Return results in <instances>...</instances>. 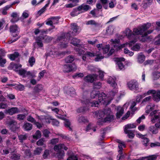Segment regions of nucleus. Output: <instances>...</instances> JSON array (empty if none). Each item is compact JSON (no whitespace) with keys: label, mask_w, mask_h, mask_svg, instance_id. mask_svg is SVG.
<instances>
[{"label":"nucleus","mask_w":160,"mask_h":160,"mask_svg":"<svg viewBox=\"0 0 160 160\" xmlns=\"http://www.w3.org/2000/svg\"><path fill=\"white\" fill-rule=\"evenodd\" d=\"M42 89V85L41 84L37 85L34 88V91L36 92H39Z\"/></svg>","instance_id":"nucleus-41"},{"label":"nucleus","mask_w":160,"mask_h":160,"mask_svg":"<svg viewBox=\"0 0 160 160\" xmlns=\"http://www.w3.org/2000/svg\"><path fill=\"white\" fill-rule=\"evenodd\" d=\"M140 46L139 44H136L134 45L131 48L134 51H138L140 49Z\"/></svg>","instance_id":"nucleus-50"},{"label":"nucleus","mask_w":160,"mask_h":160,"mask_svg":"<svg viewBox=\"0 0 160 160\" xmlns=\"http://www.w3.org/2000/svg\"><path fill=\"white\" fill-rule=\"evenodd\" d=\"M98 76L96 74L88 75L85 77L84 80L88 82H92L98 79Z\"/></svg>","instance_id":"nucleus-13"},{"label":"nucleus","mask_w":160,"mask_h":160,"mask_svg":"<svg viewBox=\"0 0 160 160\" xmlns=\"http://www.w3.org/2000/svg\"><path fill=\"white\" fill-rule=\"evenodd\" d=\"M124 109L120 106L118 107L117 108V113L116 116L117 118H120L123 113Z\"/></svg>","instance_id":"nucleus-19"},{"label":"nucleus","mask_w":160,"mask_h":160,"mask_svg":"<svg viewBox=\"0 0 160 160\" xmlns=\"http://www.w3.org/2000/svg\"><path fill=\"white\" fill-rule=\"evenodd\" d=\"M59 53L57 51L56 49H52L51 50L48 52L46 54V55L47 57L48 56L54 57L58 55Z\"/></svg>","instance_id":"nucleus-17"},{"label":"nucleus","mask_w":160,"mask_h":160,"mask_svg":"<svg viewBox=\"0 0 160 160\" xmlns=\"http://www.w3.org/2000/svg\"><path fill=\"white\" fill-rule=\"evenodd\" d=\"M149 130L154 134H156L158 132V129L154 126H152L150 127L149 128Z\"/></svg>","instance_id":"nucleus-44"},{"label":"nucleus","mask_w":160,"mask_h":160,"mask_svg":"<svg viewBox=\"0 0 160 160\" xmlns=\"http://www.w3.org/2000/svg\"><path fill=\"white\" fill-rule=\"evenodd\" d=\"M41 136V133L39 130H37L36 131L35 134L33 136L34 138L38 139L40 138Z\"/></svg>","instance_id":"nucleus-43"},{"label":"nucleus","mask_w":160,"mask_h":160,"mask_svg":"<svg viewBox=\"0 0 160 160\" xmlns=\"http://www.w3.org/2000/svg\"><path fill=\"white\" fill-rule=\"evenodd\" d=\"M77 66L74 64H66L63 66V71L65 72H70L76 70Z\"/></svg>","instance_id":"nucleus-9"},{"label":"nucleus","mask_w":160,"mask_h":160,"mask_svg":"<svg viewBox=\"0 0 160 160\" xmlns=\"http://www.w3.org/2000/svg\"><path fill=\"white\" fill-rule=\"evenodd\" d=\"M58 157L59 159H61L63 158L64 156V152L63 151H61L60 152H58Z\"/></svg>","instance_id":"nucleus-53"},{"label":"nucleus","mask_w":160,"mask_h":160,"mask_svg":"<svg viewBox=\"0 0 160 160\" xmlns=\"http://www.w3.org/2000/svg\"><path fill=\"white\" fill-rule=\"evenodd\" d=\"M70 39V34L68 33L66 34H62L58 37L57 38V41L61 42L60 45L62 48H66L68 46V42L69 39Z\"/></svg>","instance_id":"nucleus-4"},{"label":"nucleus","mask_w":160,"mask_h":160,"mask_svg":"<svg viewBox=\"0 0 160 160\" xmlns=\"http://www.w3.org/2000/svg\"><path fill=\"white\" fill-rule=\"evenodd\" d=\"M117 92L116 90L115 91H112L109 92V95L107 97L104 93L101 92V93L99 95V102L105 105L108 104Z\"/></svg>","instance_id":"nucleus-2"},{"label":"nucleus","mask_w":160,"mask_h":160,"mask_svg":"<svg viewBox=\"0 0 160 160\" xmlns=\"http://www.w3.org/2000/svg\"><path fill=\"white\" fill-rule=\"evenodd\" d=\"M51 122H52V123L53 125H55L58 126V125L59 124V122L56 120V119H50Z\"/></svg>","instance_id":"nucleus-64"},{"label":"nucleus","mask_w":160,"mask_h":160,"mask_svg":"<svg viewBox=\"0 0 160 160\" xmlns=\"http://www.w3.org/2000/svg\"><path fill=\"white\" fill-rule=\"evenodd\" d=\"M160 77V72H155L153 73V78L154 80H157Z\"/></svg>","instance_id":"nucleus-52"},{"label":"nucleus","mask_w":160,"mask_h":160,"mask_svg":"<svg viewBox=\"0 0 160 160\" xmlns=\"http://www.w3.org/2000/svg\"><path fill=\"white\" fill-rule=\"evenodd\" d=\"M44 139L43 138H42L38 140L37 142V144L38 146H42L44 145Z\"/></svg>","instance_id":"nucleus-57"},{"label":"nucleus","mask_w":160,"mask_h":160,"mask_svg":"<svg viewBox=\"0 0 160 160\" xmlns=\"http://www.w3.org/2000/svg\"><path fill=\"white\" fill-rule=\"evenodd\" d=\"M42 150V148H38L34 150L33 154L35 155H38L41 152Z\"/></svg>","instance_id":"nucleus-49"},{"label":"nucleus","mask_w":160,"mask_h":160,"mask_svg":"<svg viewBox=\"0 0 160 160\" xmlns=\"http://www.w3.org/2000/svg\"><path fill=\"white\" fill-rule=\"evenodd\" d=\"M91 9V7L88 5L83 4L78 7V9L81 13L86 12Z\"/></svg>","instance_id":"nucleus-14"},{"label":"nucleus","mask_w":160,"mask_h":160,"mask_svg":"<svg viewBox=\"0 0 160 160\" xmlns=\"http://www.w3.org/2000/svg\"><path fill=\"white\" fill-rule=\"evenodd\" d=\"M23 128L25 130L29 131L32 129V125L28 122L25 123L23 125Z\"/></svg>","instance_id":"nucleus-35"},{"label":"nucleus","mask_w":160,"mask_h":160,"mask_svg":"<svg viewBox=\"0 0 160 160\" xmlns=\"http://www.w3.org/2000/svg\"><path fill=\"white\" fill-rule=\"evenodd\" d=\"M86 24L87 25H94L95 27H98L100 26V24L96 22L94 20H90L87 21L86 22Z\"/></svg>","instance_id":"nucleus-31"},{"label":"nucleus","mask_w":160,"mask_h":160,"mask_svg":"<svg viewBox=\"0 0 160 160\" xmlns=\"http://www.w3.org/2000/svg\"><path fill=\"white\" fill-rule=\"evenodd\" d=\"M112 113L111 109L109 108H106L103 111L98 112V113L96 112V114H99V117L102 118L105 115H107V117L104 119V121L105 122H110L112 121L114 119V116L111 114Z\"/></svg>","instance_id":"nucleus-3"},{"label":"nucleus","mask_w":160,"mask_h":160,"mask_svg":"<svg viewBox=\"0 0 160 160\" xmlns=\"http://www.w3.org/2000/svg\"><path fill=\"white\" fill-rule=\"evenodd\" d=\"M113 46L114 48L117 50H120V49L125 47L126 46L129 45V47L132 46V44L136 42V41H131L129 43H126L120 45L119 43V40H115L113 41Z\"/></svg>","instance_id":"nucleus-6"},{"label":"nucleus","mask_w":160,"mask_h":160,"mask_svg":"<svg viewBox=\"0 0 160 160\" xmlns=\"http://www.w3.org/2000/svg\"><path fill=\"white\" fill-rule=\"evenodd\" d=\"M10 32L12 34L13 37L17 36L20 32V28L16 24L12 25L10 26Z\"/></svg>","instance_id":"nucleus-8"},{"label":"nucleus","mask_w":160,"mask_h":160,"mask_svg":"<svg viewBox=\"0 0 160 160\" xmlns=\"http://www.w3.org/2000/svg\"><path fill=\"white\" fill-rule=\"evenodd\" d=\"M96 58H95V60L96 62H98L100 61L101 59L104 58V57L101 55V54L97 53H96Z\"/></svg>","instance_id":"nucleus-47"},{"label":"nucleus","mask_w":160,"mask_h":160,"mask_svg":"<svg viewBox=\"0 0 160 160\" xmlns=\"http://www.w3.org/2000/svg\"><path fill=\"white\" fill-rule=\"evenodd\" d=\"M19 55V54L18 52H15L13 54L8 55V56L10 60L13 61Z\"/></svg>","instance_id":"nucleus-24"},{"label":"nucleus","mask_w":160,"mask_h":160,"mask_svg":"<svg viewBox=\"0 0 160 160\" xmlns=\"http://www.w3.org/2000/svg\"><path fill=\"white\" fill-rule=\"evenodd\" d=\"M34 48H36V45H37L38 47L41 48L43 46V44L42 41L41 40H37V41L34 43Z\"/></svg>","instance_id":"nucleus-39"},{"label":"nucleus","mask_w":160,"mask_h":160,"mask_svg":"<svg viewBox=\"0 0 160 160\" xmlns=\"http://www.w3.org/2000/svg\"><path fill=\"white\" fill-rule=\"evenodd\" d=\"M78 9V7L77 8L74 9L72 12L70 13V15L72 17H75L79 14L81 12Z\"/></svg>","instance_id":"nucleus-38"},{"label":"nucleus","mask_w":160,"mask_h":160,"mask_svg":"<svg viewBox=\"0 0 160 160\" xmlns=\"http://www.w3.org/2000/svg\"><path fill=\"white\" fill-rule=\"evenodd\" d=\"M6 59L3 58L2 57H0V66L2 67H4V65L6 63Z\"/></svg>","instance_id":"nucleus-59"},{"label":"nucleus","mask_w":160,"mask_h":160,"mask_svg":"<svg viewBox=\"0 0 160 160\" xmlns=\"http://www.w3.org/2000/svg\"><path fill=\"white\" fill-rule=\"evenodd\" d=\"M87 92H84L83 95L82 99L81 100V102L82 103H84L86 104H88L91 107H98L99 102L97 101H95L92 102H90L89 100L87 99Z\"/></svg>","instance_id":"nucleus-7"},{"label":"nucleus","mask_w":160,"mask_h":160,"mask_svg":"<svg viewBox=\"0 0 160 160\" xmlns=\"http://www.w3.org/2000/svg\"><path fill=\"white\" fill-rule=\"evenodd\" d=\"M115 80L116 78H112L110 77L108 80V82L113 88H116L117 86V84L115 82Z\"/></svg>","instance_id":"nucleus-20"},{"label":"nucleus","mask_w":160,"mask_h":160,"mask_svg":"<svg viewBox=\"0 0 160 160\" xmlns=\"http://www.w3.org/2000/svg\"><path fill=\"white\" fill-rule=\"evenodd\" d=\"M17 124L16 122L14 120H12L9 121L8 122V126L9 128L13 126L14 125H16Z\"/></svg>","instance_id":"nucleus-62"},{"label":"nucleus","mask_w":160,"mask_h":160,"mask_svg":"<svg viewBox=\"0 0 160 160\" xmlns=\"http://www.w3.org/2000/svg\"><path fill=\"white\" fill-rule=\"evenodd\" d=\"M80 42V40L74 38L71 39V43L75 46H77L78 47L79 45V43Z\"/></svg>","instance_id":"nucleus-33"},{"label":"nucleus","mask_w":160,"mask_h":160,"mask_svg":"<svg viewBox=\"0 0 160 160\" xmlns=\"http://www.w3.org/2000/svg\"><path fill=\"white\" fill-rule=\"evenodd\" d=\"M12 18L11 19L10 21L12 23H15L19 20V15L16 12H13L11 15Z\"/></svg>","instance_id":"nucleus-18"},{"label":"nucleus","mask_w":160,"mask_h":160,"mask_svg":"<svg viewBox=\"0 0 160 160\" xmlns=\"http://www.w3.org/2000/svg\"><path fill=\"white\" fill-rule=\"evenodd\" d=\"M155 106L154 104H150L147 106L146 112L148 114L151 111L154 109Z\"/></svg>","instance_id":"nucleus-30"},{"label":"nucleus","mask_w":160,"mask_h":160,"mask_svg":"<svg viewBox=\"0 0 160 160\" xmlns=\"http://www.w3.org/2000/svg\"><path fill=\"white\" fill-rule=\"evenodd\" d=\"M65 126L66 127L68 128L70 130H72V128L70 127V122L67 119H65Z\"/></svg>","instance_id":"nucleus-55"},{"label":"nucleus","mask_w":160,"mask_h":160,"mask_svg":"<svg viewBox=\"0 0 160 160\" xmlns=\"http://www.w3.org/2000/svg\"><path fill=\"white\" fill-rule=\"evenodd\" d=\"M137 59L139 63H142L145 61V56L141 52L138 54Z\"/></svg>","instance_id":"nucleus-23"},{"label":"nucleus","mask_w":160,"mask_h":160,"mask_svg":"<svg viewBox=\"0 0 160 160\" xmlns=\"http://www.w3.org/2000/svg\"><path fill=\"white\" fill-rule=\"evenodd\" d=\"M28 62L30 66L32 67L35 63V58L33 57H31L29 58Z\"/></svg>","instance_id":"nucleus-45"},{"label":"nucleus","mask_w":160,"mask_h":160,"mask_svg":"<svg viewBox=\"0 0 160 160\" xmlns=\"http://www.w3.org/2000/svg\"><path fill=\"white\" fill-rule=\"evenodd\" d=\"M151 25L150 23H147L141 26L138 27V28H134L133 30V33H132V31L129 29L127 28L125 30L126 35L129 39H131V41L135 40L136 42L138 38L137 36L136 35L139 34L142 35V38L141 40L142 42H145L146 39H147V35L150 34L152 31V30H149L147 32H145L150 27Z\"/></svg>","instance_id":"nucleus-1"},{"label":"nucleus","mask_w":160,"mask_h":160,"mask_svg":"<svg viewBox=\"0 0 160 160\" xmlns=\"http://www.w3.org/2000/svg\"><path fill=\"white\" fill-rule=\"evenodd\" d=\"M153 0H144L143 4V7L146 8L150 5L152 2Z\"/></svg>","instance_id":"nucleus-32"},{"label":"nucleus","mask_w":160,"mask_h":160,"mask_svg":"<svg viewBox=\"0 0 160 160\" xmlns=\"http://www.w3.org/2000/svg\"><path fill=\"white\" fill-rule=\"evenodd\" d=\"M142 139V142H143V144L145 146H147L149 141L148 139L147 138L145 137Z\"/></svg>","instance_id":"nucleus-56"},{"label":"nucleus","mask_w":160,"mask_h":160,"mask_svg":"<svg viewBox=\"0 0 160 160\" xmlns=\"http://www.w3.org/2000/svg\"><path fill=\"white\" fill-rule=\"evenodd\" d=\"M114 29V27L112 26H109L106 30L107 34H112L113 32Z\"/></svg>","instance_id":"nucleus-42"},{"label":"nucleus","mask_w":160,"mask_h":160,"mask_svg":"<svg viewBox=\"0 0 160 160\" xmlns=\"http://www.w3.org/2000/svg\"><path fill=\"white\" fill-rule=\"evenodd\" d=\"M156 24L158 26L160 27V22H157ZM154 44L155 45H160V34L157 37L155 38Z\"/></svg>","instance_id":"nucleus-28"},{"label":"nucleus","mask_w":160,"mask_h":160,"mask_svg":"<svg viewBox=\"0 0 160 160\" xmlns=\"http://www.w3.org/2000/svg\"><path fill=\"white\" fill-rule=\"evenodd\" d=\"M20 157V155H17L15 154H11L10 156L11 158L13 159H19Z\"/></svg>","instance_id":"nucleus-58"},{"label":"nucleus","mask_w":160,"mask_h":160,"mask_svg":"<svg viewBox=\"0 0 160 160\" xmlns=\"http://www.w3.org/2000/svg\"><path fill=\"white\" fill-rule=\"evenodd\" d=\"M64 144H60L55 145L54 147V150L57 152H60L62 151V149L63 148Z\"/></svg>","instance_id":"nucleus-34"},{"label":"nucleus","mask_w":160,"mask_h":160,"mask_svg":"<svg viewBox=\"0 0 160 160\" xmlns=\"http://www.w3.org/2000/svg\"><path fill=\"white\" fill-rule=\"evenodd\" d=\"M116 3V0H111V2L109 3V7L110 8H113L115 4Z\"/></svg>","instance_id":"nucleus-61"},{"label":"nucleus","mask_w":160,"mask_h":160,"mask_svg":"<svg viewBox=\"0 0 160 160\" xmlns=\"http://www.w3.org/2000/svg\"><path fill=\"white\" fill-rule=\"evenodd\" d=\"M94 89H99L101 87V83L100 82H94L93 84Z\"/></svg>","instance_id":"nucleus-46"},{"label":"nucleus","mask_w":160,"mask_h":160,"mask_svg":"<svg viewBox=\"0 0 160 160\" xmlns=\"http://www.w3.org/2000/svg\"><path fill=\"white\" fill-rule=\"evenodd\" d=\"M75 49L80 54H85V51L82 48H80L78 47L76 48Z\"/></svg>","instance_id":"nucleus-54"},{"label":"nucleus","mask_w":160,"mask_h":160,"mask_svg":"<svg viewBox=\"0 0 160 160\" xmlns=\"http://www.w3.org/2000/svg\"><path fill=\"white\" fill-rule=\"evenodd\" d=\"M22 67V65L19 64H15L12 63L10 64L8 68L9 70L13 69L16 72L18 71L19 69Z\"/></svg>","instance_id":"nucleus-15"},{"label":"nucleus","mask_w":160,"mask_h":160,"mask_svg":"<svg viewBox=\"0 0 160 160\" xmlns=\"http://www.w3.org/2000/svg\"><path fill=\"white\" fill-rule=\"evenodd\" d=\"M109 49V45H106L104 47L102 48V50H103V53L104 54L107 53Z\"/></svg>","instance_id":"nucleus-51"},{"label":"nucleus","mask_w":160,"mask_h":160,"mask_svg":"<svg viewBox=\"0 0 160 160\" xmlns=\"http://www.w3.org/2000/svg\"><path fill=\"white\" fill-rule=\"evenodd\" d=\"M71 25L72 30V34L70 33V36L71 35H75L80 32L81 31L80 28L76 24L73 23Z\"/></svg>","instance_id":"nucleus-11"},{"label":"nucleus","mask_w":160,"mask_h":160,"mask_svg":"<svg viewBox=\"0 0 160 160\" xmlns=\"http://www.w3.org/2000/svg\"><path fill=\"white\" fill-rule=\"evenodd\" d=\"M38 119H40L41 121L48 122V123H50L51 122L50 119L48 118L47 116L41 115L38 116Z\"/></svg>","instance_id":"nucleus-27"},{"label":"nucleus","mask_w":160,"mask_h":160,"mask_svg":"<svg viewBox=\"0 0 160 160\" xmlns=\"http://www.w3.org/2000/svg\"><path fill=\"white\" fill-rule=\"evenodd\" d=\"M160 116H159V114L158 113V115H155L154 117L151 118V121L153 123L155 122H156V120L158 119Z\"/></svg>","instance_id":"nucleus-63"},{"label":"nucleus","mask_w":160,"mask_h":160,"mask_svg":"<svg viewBox=\"0 0 160 160\" xmlns=\"http://www.w3.org/2000/svg\"><path fill=\"white\" fill-rule=\"evenodd\" d=\"M74 60V57L72 55H69L65 59L66 63H71Z\"/></svg>","instance_id":"nucleus-36"},{"label":"nucleus","mask_w":160,"mask_h":160,"mask_svg":"<svg viewBox=\"0 0 160 160\" xmlns=\"http://www.w3.org/2000/svg\"><path fill=\"white\" fill-rule=\"evenodd\" d=\"M77 119L78 122L79 123H85L88 122V120L85 117L82 116H78L77 117Z\"/></svg>","instance_id":"nucleus-25"},{"label":"nucleus","mask_w":160,"mask_h":160,"mask_svg":"<svg viewBox=\"0 0 160 160\" xmlns=\"http://www.w3.org/2000/svg\"><path fill=\"white\" fill-rule=\"evenodd\" d=\"M153 100L157 102L160 101V90L155 92L152 95Z\"/></svg>","instance_id":"nucleus-22"},{"label":"nucleus","mask_w":160,"mask_h":160,"mask_svg":"<svg viewBox=\"0 0 160 160\" xmlns=\"http://www.w3.org/2000/svg\"><path fill=\"white\" fill-rule=\"evenodd\" d=\"M118 62H117L118 67L120 70H124V66L121 61H124L125 59L124 58H118L117 59Z\"/></svg>","instance_id":"nucleus-21"},{"label":"nucleus","mask_w":160,"mask_h":160,"mask_svg":"<svg viewBox=\"0 0 160 160\" xmlns=\"http://www.w3.org/2000/svg\"><path fill=\"white\" fill-rule=\"evenodd\" d=\"M127 85L130 90L136 92H139L140 91L139 87V83L135 80L130 81L128 83Z\"/></svg>","instance_id":"nucleus-5"},{"label":"nucleus","mask_w":160,"mask_h":160,"mask_svg":"<svg viewBox=\"0 0 160 160\" xmlns=\"http://www.w3.org/2000/svg\"><path fill=\"white\" fill-rule=\"evenodd\" d=\"M19 112V110L18 108L17 107H13L10 109H6L4 111V112L6 114L12 115L13 114L18 113Z\"/></svg>","instance_id":"nucleus-12"},{"label":"nucleus","mask_w":160,"mask_h":160,"mask_svg":"<svg viewBox=\"0 0 160 160\" xmlns=\"http://www.w3.org/2000/svg\"><path fill=\"white\" fill-rule=\"evenodd\" d=\"M66 93L72 97H74L76 95V92L74 88L72 87L68 88L66 91Z\"/></svg>","instance_id":"nucleus-16"},{"label":"nucleus","mask_w":160,"mask_h":160,"mask_svg":"<svg viewBox=\"0 0 160 160\" xmlns=\"http://www.w3.org/2000/svg\"><path fill=\"white\" fill-rule=\"evenodd\" d=\"M28 137V134H22L18 136V138L20 142H22L23 141L26 140Z\"/></svg>","instance_id":"nucleus-29"},{"label":"nucleus","mask_w":160,"mask_h":160,"mask_svg":"<svg viewBox=\"0 0 160 160\" xmlns=\"http://www.w3.org/2000/svg\"><path fill=\"white\" fill-rule=\"evenodd\" d=\"M49 155V151L48 150H46L44 152L43 155V158L44 159L46 158Z\"/></svg>","instance_id":"nucleus-60"},{"label":"nucleus","mask_w":160,"mask_h":160,"mask_svg":"<svg viewBox=\"0 0 160 160\" xmlns=\"http://www.w3.org/2000/svg\"><path fill=\"white\" fill-rule=\"evenodd\" d=\"M136 127V125L133 124H128L125 126L124 129V132H127L131 130V129Z\"/></svg>","instance_id":"nucleus-26"},{"label":"nucleus","mask_w":160,"mask_h":160,"mask_svg":"<svg viewBox=\"0 0 160 160\" xmlns=\"http://www.w3.org/2000/svg\"><path fill=\"white\" fill-rule=\"evenodd\" d=\"M59 19L57 17H52L48 19L46 24L50 26L57 24L58 23Z\"/></svg>","instance_id":"nucleus-10"},{"label":"nucleus","mask_w":160,"mask_h":160,"mask_svg":"<svg viewBox=\"0 0 160 160\" xmlns=\"http://www.w3.org/2000/svg\"><path fill=\"white\" fill-rule=\"evenodd\" d=\"M101 93L99 92H98L93 90L91 92L90 96L91 98H94L96 97L97 96H98V100H99V95Z\"/></svg>","instance_id":"nucleus-37"},{"label":"nucleus","mask_w":160,"mask_h":160,"mask_svg":"<svg viewBox=\"0 0 160 160\" xmlns=\"http://www.w3.org/2000/svg\"><path fill=\"white\" fill-rule=\"evenodd\" d=\"M84 55L87 57H94L96 55V52H94L93 51L91 52L87 51L85 52Z\"/></svg>","instance_id":"nucleus-48"},{"label":"nucleus","mask_w":160,"mask_h":160,"mask_svg":"<svg viewBox=\"0 0 160 160\" xmlns=\"http://www.w3.org/2000/svg\"><path fill=\"white\" fill-rule=\"evenodd\" d=\"M126 134H128L129 138H132L134 137V132L132 130H130L127 132H124Z\"/></svg>","instance_id":"nucleus-40"}]
</instances>
